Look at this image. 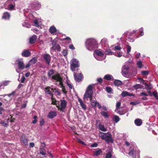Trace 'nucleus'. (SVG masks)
<instances>
[{
  "mask_svg": "<svg viewBox=\"0 0 158 158\" xmlns=\"http://www.w3.org/2000/svg\"><path fill=\"white\" fill-rule=\"evenodd\" d=\"M86 46L87 49L92 51L98 47L97 42L94 39H89L87 40L85 42Z\"/></svg>",
  "mask_w": 158,
  "mask_h": 158,
  "instance_id": "obj_1",
  "label": "nucleus"
},
{
  "mask_svg": "<svg viewBox=\"0 0 158 158\" xmlns=\"http://www.w3.org/2000/svg\"><path fill=\"white\" fill-rule=\"evenodd\" d=\"M99 135L102 139L105 140L107 143L110 142L112 143L113 142L112 135L109 132L105 133L100 132Z\"/></svg>",
  "mask_w": 158,
  "mask_h": 158,
  "instance_id": "obj_2",
  "label": "nucleus"
},
{
  "mask_svg": "<svg viewBox=\"0 0 158 158\" xmlns=\"http://www.w3.org/2000/svg\"><path fill=\"white\" fill-rule=\"evenodd\" d=\"M15 4L12 0L7 1L4 4V8L9 10H13L15 7Z\"/></svg>",
  "mask_w": 158,
  "mask_h": 158,
  "instance_id": "obj_3",
  "label": "nucleus"
},
{
  "mask_svg": "<svg viewBox=\"0 0 158 158\" xmlns=\"http://www.w3.org/2000/svg\"><path fill=\"white\" fill-rule=\"evenodd\" d=\"M93 94L92 86L89 85L87 87V90L84 95L83 98L84 99L90 98L91 99L92 98Z\"/></svg>",
  "mask_w": 158,
  "mask_h": 158,
  "instance_id": "obj_4",
  "label": "nucleus"
},
{
  "mask_svg": "<svg viewBox=\"0 0 158 158\" xmlns=\"http://www.w3.org/2000/svg\"><path fill=\"white\" fill-rule=\"evenodd\" d=\"M17 61L18 68L16 69L17 72L19 73L21 72V70H23L25 68L27 69L28 68L26 67V65L25 66L22 59H19Z\"/></svg>",
  "mask_w": 158,
  "mask_h": 158,
  "instance_id": "obj_5",
  "label": "nucleus"
},
{
  "mask_svg": "<svg viewBox=\"0 0 158 158\" xmlns=\"http://www.w3.org/2000/svg\"><path fill=\"white\" fill-rule=\"evenodd\" d=\"M71 69L73 71L76 70L79 66V61L77 59L73 58L70 62Z\"/></svg>",
  "mask_w": 158,
  "mask_h": 158,
  "instance_id": "obj_6",
  "label": "nucleus"
},
{
  "mask_svg": "<svg viewBox=\"0 0 158 158\" xmlns=\"http://www.w3.org/2000/svg\"><path fill=\"white\" fill-rule=\"evenodd\" d=\"M140 151L138 149L136 148H134L132 149H130L128 154L131 156H133L134 158H136V156L137 155L139 156Z\"/></svg>",
  "mask_w": 158,
  "mask_h": 158,
  "instance_id": "obj_7",
  "label": "nucleus"
},
{
  "mask_svg": "<svg viewBox=\"0 0 158 158\" xmlns=\"http://www.w3.org/2000/svg\"><path fill=\"white\" fill-rule=\"evenodd\" d=\"M67 106V102L65 100H63L61 101L60 104V106L59 105L56 106L57 107H58L59 110H61L63 112L64 111V110L65 109Z\"/></svg>",
  "mask_w": 158,
  "mask_h": 158,
  "instance_id": "obj_8",
  "label": "nucleus"
},
{
  "mask_svg": "<svg viewBox=\"0 0 158 158\" xmlns=\"http://www.w3.org/2000/svg\"><path fill=\"white\" fill-rule=\"evenodd\" d=\"M52 79L59 82V85L62 83V78L60 77L59 74L57 73L52 77Z\"/></svg>",
  "mask_w": 158,
  "mask_h": 158,
  "instance_id": "obj_9",
  "label": "nucleus"
},
{
  "mask_svg": "<svg viewBox=\"0 0 158 158\" xmlns=\"http://www.w3.org/2000/svg\"><path fill=\"white\" fill-rule=\"evenodd\" d=\"M41 6V4L38 1H36L33 2L31 4L32 7L36 10L39 9Z\"/></svg>",
  "mask_w": 158,
  "mask_h": 158,
  "instance_id": "obj_10",
  "label": "nucleus"
},
{
  "mask_svg": "<svg viewBox=\"0 0 158 158\" xmlns=\"http://www.w3.org/2000/svg\"><path fill=\"white\" fill-rule=\"evenodd\" d=\"M37 62V58L36 57L33 58L30 60L28 63L26 64V67L29 68L31 65L34 64Z\"/></svg>",
  "mask_w": 158,
  "mask_h": 158,
  "instance_id": "obj_11",
  "label": "nucleus"
},
{
  "mask_svg": "<svg viewBox=\"0 0 158 158\" xmlns=\"http://www.w3.org/2000/svg\"><path fill=\"white\" fill-rule=\"evenodd\" d=\"M129 67L127 65H125L123 66L122 69V73L123 75L127 74L128 72Z\"/></svg>",
  "mask_w": 158,
  "mask_h": 158,
  "instance_id": "obj_12",
  "label": "nucleus"
},
{
  "mask_svg": "<svg viewBox=\"0 0 158 158\" xmlns=\"http://www.w3.org/2000/svg\"><path fill=\"white\" fill-rule=\"evenodd\" d=\"M74 75L75 79L77 82H79L81 80L82 76V74L81 73L76 74L74 73Z\"/></svg>",
  "mask_w": 158,
  "mask_h": 158,
  "instance_id": "obj_13",
  "label": "nucleus"
},
{
  "mask_svg": "<svg viewBox=\"0 0 158 158\" xmlns=\"http://www.w3.org/2000/svg\"><path fill=\"white\" fill-rule=\"evenodd\" d=\"M44 58L47 63L49 65L51 60L50 56L48 54H45L44 56Z\"/></svg>",
  "mask_w": 158,
  "mask_h": 158,
  "instance_id": "obj_14",
  "label": "nucleus"
},
{
  "mask_svg": "<svg viewBox=\"0 0 158 158\" xmlns=\"http://www.w3.org/2000/svg\"><path fill=\"white\" fill-rule=\"evenodd\" d=\"M49 31L51 34L53 35L56 34L57 30L54 26H52L50 27Z\"/></svg>",
  "mask_w": 158,
  "mask_h": 158,
  "instance_id": "obj_15",
  "label": "nucleus"
},
{
  "mask_svg": "<svg viewBox=\"0 0 158 158\" xmlns=\"http://www.w3.org/2000/svg\"><path fill=\"white\" fill-rule=\"evenodd\" d=\"M94 55L101 56V57H106L105 56H104V53L98 50L95 51L94 53Z\"/></svg>",
  "mask_w": 158,
  "mask_h": 158,
  "instance_id": "obj_16",
  "label": "nucleus"
},
{
  "mask_svg": "<svg viewBox=\"0 0 158 158\" xmlns=\"http://www.w3.org/2000/svg\"><path fill=\"white\" fill-rule=\"evenodd\" d=\"M51 50L53 51L57 50L60 52L61 51V48L59 44L53 45V46L51 48Z\"/></svg>",
  "mask_w": 158,
  "mask_h": 158,
  "instance_id": "obj_17",
  "label": "nucleus"
},
{
  "mask_svg": "<svg viewBox=\"0 0 158 158\" xmlns=\"http://www.w3.org/2000/svg\"><path fill=\"white\" fill-rule=\"evenodd\" d=\"M10 17V15L9 13L6 12L3 13L2 18L5 20L9 19Z\"/></svg>",
  "mask_w": 158,
  "mask_h": 158,
  "instance_id": "obj_18",
  "label": "nucleus"
},
{
  "mask_svg": "<svg viewBox=\"0 0 158 158\" xmlns=\"http://www.w3.org/2000/svg\"><path fill=\"white\" fill-rule=\"evenodd\" d=\"M30 54L31 52L27 50H24L22 53V56L25 57L29 56L30 55Z\"/></svg>",
  "mask_w": 158,
  "mask_h": 158,
  "instance_id": "obj_19",
  "label": "nucleus"
},
{
  "mask_svg": "<svg viewBox=\"0 0 158 158\" xmlns=\"http://www.w3.org/2000/svg\"><path fill=\"white\" fill-rule=\"evenodd\" d=\"M78 101L79 102L82 108L84 110H85L86 109V106L84 103L82 99L80 98H78Z\"/></svg>",
  "mask_w": 158,
  "mask_h": 158,
  "instance_id": "obj_20",
  "label": "nucleus"
},
{
  "mask_svg": "<svg viewBox=\"0 0 158 158\" xmlns=\"http://www.w3.org/2000/svg\"><path fill=\"white\" fill-rule=\"evenodd\" d=\"M21 141L22 142L26 145H28V139L26 138L24 135H23L22 136Z\"/></svg>",
  "mask_w": 158,
  "mask_h": 158,
  "instance_id": "obj_21",
  "label": "nucleus"
},
{
  "mask_svg": "<svg viewBox=\"0 0 158 158\" xmlns=\"http://www.w3.org/2000/svg\"><path fill=\"white\" fill-rule=\"evenodd\" d=\"M56 112L52 111L49 113L48 117L49 118H52L56 116Z\"/></svg>",
  "mask_w": 158,
  "mask_h": 158,
  "instance_id": "obj_22",
  "label": "nucleus"
},
{
  "mask_svg": "<svg viewBox=\"0 0 158 158\" xmlns=\"http://www.w3.org/2000/svg\"><path fill=\"white\" fill-rule=\"evenodd\" d=\"M121 95L123 97H125L127 96H133L134 95L132 94H130L127 91H123L122 92Z\"/></svg>",
  "mask_w": 158,
  "mask_h": 158,
  "instance_id": "obj_23",
  "label": "nucleus"
},
{
  "mask_svg": "<svg viewBox=\"0 0 158 158\" xmlns=\"http://www.w3.org/2000/svg\"><path fill=\"white\" fill-rule=\"evenodd\" d=\"M37 39V36L35 35H34L30 39V43L31 44H32L35 43Z\"/></svg>",
  "mask_w": 158,
  "mask_h": 158,
  "instance_id": "obj_24",
  "label": "nucleus"
},
{
  "mask_svg": "<svg viewBox=\"0 0 158 158\" xmlns=\"http://www.w3.org/2000/svg\"><path fill=\"white\" fill-rule=\"evenodd\" d=\"M104 78L108 80H114L113 77L110 74H106L105 75Z\"/></svg>",
  "mask_w": 158,
  "mask_h": 158,
  "instance_id": "obj_25",
  "label": "nucleus"
},
{
  "mask_svg": "<svg viewBox=\"0 0 158 158\" xmlns=\"http://www.w3.org/2000/svg\"><path fill=\"white\" fill-rule=\"evenodd\" d=\"M135 124L137 126H140L142 123V120L139 118L136 119L135 121Z\"/></svg>",
  "mask_w": 158,
  "mask_h": 158,
  "instance_id": "obj_26",
  "label": "nucleus"
},
{
  "mask_svg": "<svg viewBox=\"0 0 158 158\" xmlns=\"http://www.w3.org/2000/svg\"><path fill=\"white\" fill-rule=\"evenodd\" d=\"M10 82L9 81H5L0 83V87L8 85Z\"/></svg>",
  "mask_w": 158,
  "mask_h": 158,
  "instance_id": "obj_27",
  "label": "nucleus"
},
{
  "mask_svg": "<svg viewBox=\"0 0 158 158\" xmlns=\"http://www.w3.org/2000/svg\"><path fill=\"white\" fill-rule=\"evenodd\" d=\"M121 105V102H117V104H116V110L117 111V112L120 115H123L124 114V113H119V111L118 110V109H119V108L120 107V106Z\"/></svg>",
  "mask_w": 158,
  "mask_h": 158,
  "instance_id": "obj_28",
  "label": "nucleus"
},
{
  "mask_svg": "<svg viewBox=\"0 0 158 158\" xmlns=\"http://www.w3.org/2000/svg\"><path fill=\"white\" fill-rule=\"evenodd\" d=\"M143 84L147 90L151 89L152 88V85L150 83L148 84L146 83H144Z\"/></svg>",
  "mask_w": 158,
  "mask_h": 158,
  "instance_id": "obj_29",
  "label": "nucleus"
},
{
  "mask_svg": "<svg viewBox=\"0 0 158 158\" xmlns=\"http://www.w3.org/2000/svg\"><path fill=\"white\" fill-rule=\"evenodd\" d=\"M98 127L99 129L102 131H107V129L105 128L103 125L99 124Z\"/></svg>",
  "mask_w": 158,
  "mask_h": 158,
  "instance_id": "obj_30",
  "label": "nucleus"
},
{
  "mask_svg": "<svg viewBox=\"0 0 158 158\" xmlns=\"http://www.w3.org/2000/svg\"><path fill=\"white\" fill-rule=\"evenodd\" d=\"M105 53L106 55H114V53L112 52L111 50L109 49H107L105 51Z\"/></svg>",
  "mask_w": 158,
  "mask_h": 158,
  "instance_id": "obj_31",
  "label": "nucleus"
},
{
  "mask_svg": "<svg viewBox=\"0 0 158 158\" xmlns=\"http://www.w3.org/2000/svg\"><path fill=\"white\" fill-rule=\"evenodd\" d=\"M90 100L91 102V104L92 106L94 107L97 106L98 102L96 100H93L91 98V99H90Z\"/></svg>",
  "mask_w": 158,
  "mask_h": 158,
  "instance_id": "obj_32",
  "label": "nucleus"
},
{
  "mask_svg": "<svg viewBox=\"0 0 158 158\" xmlns=\"http://www.w3.org/2000/svg\"><path fill=\"white\" fill-rule=\"evenodd\" d=\"M51 88L50 87H48L45 88V91L46 93H47L48 94L50 95L51 96H52L53 94L52 93H51L50 90Z\"/></svg>",
  "mask_w": 158,
  "mask_h": 158,
  "instance_id": "obj_33",
  "label": "nucleus"
},
{
  "mask_svg": "<svg viewBox=\"0 0 158 158\" xmlns=\"http://www.w3.org/2000/svg\"><path fill=\"white\" fill-rule=\"evenodd\" d=\"M114 84L116 86L120 85L122 84V82L119 80H115L114 81Z\"/></svg>",
  "mask_w": 158,
  "mask_h": 158,
  "instance_id": "obj_34",
  "label": "nucleus"
},
{
  "mask_svg": "<svg viewBox=\"0 0 158 158\" xmlns=\"http://www.w3.org/2000/svg\"><path fill=\"white\" fill-rule=\"evenodd\" d=\"M94 56L95 58L98 60H102L106 58V57H101V56H97L95 55H94Z\"/></svg>",
  "mask_w": 158,
  "mask_h": 158,
  "instance_id": "obj_35",
  "label": "nucleus"
},
{
  "mask_svg": "<svg viewBox=\"0 0 158 158\" xmlns=\"http://www.w3.org/2000/svg\"><path fill=\"white\" fill-rule=\"evenodd\" d=\"M101 115L103 116L105 118H109V115L107 114V113L104 111H102L101 112Z\"/></svg>",
  "mask_w": 158,
  "mask_h": 158,
  "instance_id": "obj_36",
  "label": "nucleus"
},
{
  "mask_svg": "<svg viewBox=\"0 0 158 158\" xmlns=\"http://www.w3.org/2000/svg\"><path fill=\"white\" fill-rule=\"evenodd\" d=\"M113 119L116 123L118 122L120 120L119 117L116 115H114Z\"/></svg>",
  "mask_w": 158,
  "mask_h": 158,
  "instance_id": "obj_37",
  "label": "nucleus"
},
{
  "mask_svg": "<svg viewBox=\"0 0 158 158\" xmlns=\"http://www.w3.org/2000/svg\"><path fill=\"white\" fill-rule=\"evenodd\" d=\"M102 152V150L101 149H98V150H96L94 152V155L95 156H98L100 155L101 153Z\"/></svg>",
  "mask_w": 158,
  "mask_h": 158,
  "instance_id": "obj_38",
  "label": "nucleus"
},
{
  "mask_svg": "<svg viewBox=\"0 0 158 158\" xmlns=\"http://www.w3.org/2000/svg\"><path fill=\"white\" fill-rule=\"evenodd\" d=\"M54 73V70L52 69H50L48 73V75L49 77H52Z\"/></svg>",
  "mask_w": 158,
  "mask_h": 158,
  "instance_id": "obj_39",
  "label": "nucleus"
},
{
  "mask_svg": "<svg viewBox=\"0 0 158 158\" xmlns=\"http://www.w3.org/2000/svg\"><path fill=\"white\" fill-rule=\"evenodd\" d=\"M137 65L139 69L141 68L143 66L142 63L140 60H139L137 62Z\"/></svg>",
  "mask_w": 158,
  "mask_h": 158,
  "instance_id": "obj_40",
  "label": "nucleus"
},
{
  "mask_svg": "<svg viewBox=\"0 0 158 158\" xmlns=\"http://www.w3.org/2000/svg\"><path fill=\"white\" fill-rule=\"evenodd\" d=\"M66 84L67 85L69 86V88L70 89H72L73 88V84L70 83L69 81V80L66 81Z\"/></svg>",
  "mask_w": 158,
  "mask_h": 158,
  "instance_id": "obj_41",
  "label": "nucleus"
},
{
  "mask_svg": "<svg viewBox=\"0 0 158 158\" xmlns=\"http://www.w3.org/2000/svg\"><path fill=\"white\" fill-rule=\"evenodd\" d=\"M59 85H60V87L62 88V91L65 94H66L67 91L65 89V87L63 85V82Z\"/></svg>",
  "mask_w": 158,
  "mask_h": 158,
  "instance_id": "obj_42",
  "label": "nucleus"
},
{
  "mask_svg": "<svg viewBox=\"0 0 158 158\" xmlns=\"http://www.w3.org/2000/svg\"><path fill=\"white\" fill-rule=\"evenodd\" d=\"M106 90L108 93H113V89L110 87H106Z\"/></svg>",
  "mask_w": 158,
  "mask_h": 158,
  "instance_id": "obj_43",
  "label": "nucleus"
},
{
  "mask_svg": "<svg viewBox=\"0 0 158 158\" xmlns=\"http://www.w3.org/2000/svg\"><path fill=\"white\" fill-rule=\"evenodd\" d=\"M152 95L154 97L156 100H158V94L156 91L152 93Z\"/></svg>",
  "mask_w": 158,
  "mask_h": 158,
  "instance_id": "obj_44",
  "label": "nucleus"
},
{
  "mask_svg": "<svg viewBox=\"0 0 158 158\" xmlns=\"http://www.w3.org/2000/svg\"><path fill=\"white\" fill-rule=\"evenodd\" d=\"M0 123L2 124L3 126L5 127H7L8 125V122L5 123L4 121H2L0 122Z\"/></svg>",
  "mask_w": 158,
  "mask_h": 158,
  "instance_id": "obj_45",
  "label": "nucleus"
},
{
  "mask_svg": "<svg viewBox=\"0 0 158 158\" xmlns=\"http://www.w3.org/2000/svg\"><path fill=\"white\" fill-rule=\"evenodd\" d=\"M22 25L23 27H26L27 28H29L30 27H31V25L27 23L26 22L23 23Z\"/></svg>",
  "mask_w": 158,
  "mask_h": 158,
  "instance_id": "obj_46",
  "label": "nucleus"
},
{
  "mask_svg": "<svg viewBox=\"0 0 158 158\" xmlns=\"http://www.w3.org/2000/svg\"><path fill=\"white\" fill-rule=\"evenodd\" d=\"M121 48L119 45H116V44L115 45V47L114 49V50L115 51L116 50H120L121 49Z\"/></svg>",
  "mask_w": 158,
  "mask_h": 158,
  "instance_id": "obj_47",
  "label": "nucleus"
},
{
  "mask_svg": "<svg viewBox=\"0 0 158 158\" xmlns=\"http://www.w3.org/2000/svg\"><path fill=\"white\" fill-rule=\"evenodd\" d=\"M107 42V40L106 38H104L102 39L101 41V43L102 44H105Z\"/></svg>",
  "mask_w": 158,
  "mask_h": 158,
  "instance_id": "obj_48",
  "label": "nucleus"
},
{
  "mask_svg": "<svg viewBox=\"0 0 158 158\" xmlns=\"http://www.w3.org/2000/svg\"><path fill=\"white\" fill-rule=\"evenodd\" d=\"M141 73L143 75L146 76L148 74L149 72L148 71H143Z\"/></svg>",
  "mask_w": 158,
  "mask_h": 158,
  "instance_id": "obj_49",
  "label": "nucleus"
},
{
  "mask_svg": "<svg viewBox=\"0 0 158 158\" xmlns=\"http://www.w3.org/2000/svg\"><path fill=\"white\" fill-rule=\"evenodd\" d=\"M112 157V155L110 152L107 153L106 156V158H111Z\"/></svg>",
  "mask_w": 158,
  "mask_h": 158,
  "instance_id": "obj_50",
  "label": "nucleus"
},
{
  "mask_svg": "<svg viewBox=\"0 0 158 158\" xmlns=\"http://www.w3.org/2000/svg\"><path fill=\"white\" fill-rule=\"evenodd\" d=\"M34 25L35 26H36V27H38L39 25V24H38V21L37 20V19H35L34 21Z\"/></svg>",
  "mask_w": 158,
  "mask_h": 158,
  "instance_id": "obj_51",
  "label": "nucleus"
},
{
  "mask_svg": "<svg viewBox=\"0 0 158 158\" xmlns=\"http://www.w3.org/2000/svg\"><path fill=\"white\" fill-rule=\"evenodd\" d=\"M127 53H129L130 52L131 48L130 46L129 45H127Z\"/></svg>",
  "mask_w": 158,
  "mask_h": 158,
  "instance_id": "obj_52",
  "label": "nucleus"
},
{
  "mask_svg": "<svg viewBox=\"0 0 158 158\" xmlns=\"http://www.w3.org/2000/svg\"><path fill=\"white\" fill-rule=\"evenodd\" d=\"M135 31H136L134 30V31H133L131 32H127V35H128V36H130L131 35H132L133 34H134L135 33Z\"/></svg>",
  "mask_w": 158,
  "mask_h": 158,
  "instance_id": "obj_53",
  "label": "nucleus"
},
{
  "mask_svg": "<svg viewBox=\"0 0 158 158\" xmlns=\"http://www.w3.org/2000/svg\"><path fill=\"white\" fill-rule=\"evenodd\" d=\"M52 104L53 105H55L56 104V101L55 99L53 98L52 97Z\"/></svg>",
  "mask_w": 158,
  "mask_h": 158,
  "instance_id": "obj_54",
  "label": "nucleus"
},
{
  "mask_svg": "<svg viewBox=\"0 0 158 158\" xmlns=\"http://www.w3.org/2000/svg\"><path fill=\"white\" fill-rule=\"evenodd\" d=\"M44 123V121L43 119H42L40 121V126H42Z\"/></svg>",
  "mask_w": 158,
  "mask_h": 158,
  "instance_id": "obj_55",
  "label": "nucleus"
},
{
  "mask_svg": "<svg viewBox=\"0 0 158 158\" xmlns=\"http://www.w3.org/2000/svg\"><path fill=\"white\" fill-rule=\"evenodd\" d=\"M34 118V120L33 121L32 123L33 124H35L36 123L37 121V120L36 119L37 117L36 116H34L33 117Z\"/></svg>",
  "mask_w": 158,
  "mask_h": 158,
  "instance_id": "obj_56",
  "label": "nucleus"
},
{
  "mask_svg": "<svg viewBox=\"0 0 158 158\" xmlns=\"http://www.w3.org/2000/svg\"><path fill=\"white\" fill-rule=\"evenodd\" d=\"M40 154L43 156H44L46 154L45 151L43 150H40Z\"/></svg>",
  "mask_w": 158,
  "mask_h": 158,
  "instance_id": "obj_57",
  "label": "nucleus"
},
{
  "mask_svg": "<svg viewBox=\"0 0 158 158\" xmlns=\"http://www.w3.org/2000/svg\"><path fill=\"white\" fill-rule=\"evenodd\" d=\"M15 91H13L11 93L7 94V95L9 97H10L11 96L14 95L15 94Z\"/></svg>",
  "mask_w": 158,
  "mask_h": 158,
  "instance_id": "obj_58",
  "label": "nucleus"
},
{
  "mask_svg": "<svg viewBox=\"0 0 158 158\" xmlns=\"http://www.w3.org/2000/svg\"><path fill=\"white\" fill-rule=\"evenodd\" d=\"M117 54H118V56H117L116 55H115L114 54V55H115L116 56H118V57H121V56H122V53L119 52H117Z\"/></svg>",
  "mask_w": 158,
  "mask_h": 158,
  "instance_id": "obj_59",
  "label": "nucleus"
},
{
  "mask_svg": "<svg viewBox=\"0 0 158 158\" xmlns=\"http://www.w3.org/2000/svg\"><path fill=\"white\" fill-rule=\"evenodd\" d=\"M140 96H148V95L146 93H145L144 92H141L140 94Z\"/></svg>",
  "mask_w": 158,
  "mask_h": 158,
  "instance_id": "obj_60",
  "label": "nucleus"
},
{
  "mask_svg": "<svg viewBox=\"0 0 158 158\" xmlns=\"http://www.w3.org/2000/svg\"><path fill=\"white\" fill-rule=\"evenodd\" d=\"M140 31H141V32L140 33V35L142 36L143 35H144V33L143 32V29L142 28H141L140 29Z\"/></svg>",
  "mask_w": 158,
  "mask_h": 158,
  "instance_id": "obj_61",
  "label": "nucleus"
},
{
  "mask_svg": "<svg viewBox=\"0 0 158 158\" xmlns=\"http://www.w3.org/2000/svg\"><path fill=\"white\" fill-rule=\"evenodd\" d=\"M62 52L64 56H66L67 54V51L66 50H64Z\"/></svg>",
  "mask_w": 158,
  "mask_h": 158,
  "instance_id": "obj_62",
  "label": "nucleus"
},
{
  "mask_svg": "<svg viewBox=\"0 0 158 158\" xmlns=\"http://www.w3.org/2000/svg\"><path fill=\"white\" fill-rule=\"evenodd\" d=\"M69 48L72 50H74L75 49V47H74L73 45L72 44H71L69 45Z\"/></svg>",
  "mask_w": 158,
  "mask_h": 158,
  "instance_id": "obj_63",
  "label": "nucleus"
},
{
  "mask_svg": "<svg viewBox=\"0 0 158 158\" xmlns=\"http://www.w3.org/2000/svg\"><path fill=\"white\" fill-rule=\"evenodd\" d=\"M25 78L24 77H22L21 78V83H23L24 82L25 80Z\"/></svg>",
  "mask_w": 158,
  "mask_h": 158,
  "instance_id": "obj_64",
  "label": "nucleus"
}]
</instances>
